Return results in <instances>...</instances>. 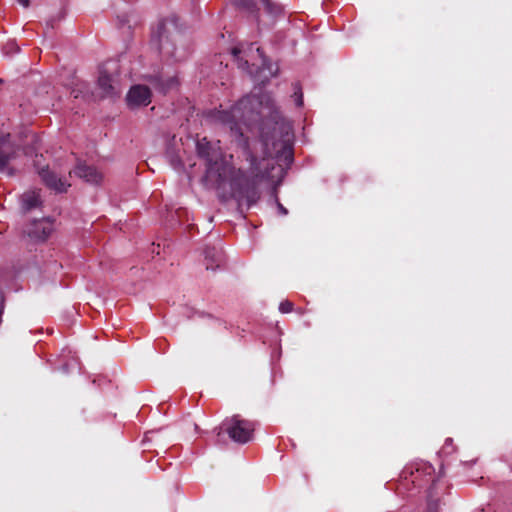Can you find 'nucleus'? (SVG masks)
I'll return each instance as SVG.
<instances>
[{
	"mask_svg": "<svg viewBox=\"0 0 512 512\" xmlns=\"http://www.w3.org/2000/svg\"><path fill=\"white\" fill-rule=\"evenodd\" d=\"M232 52H233L234 56H237L240 53V49L235 47V48H233Z\"/></svg>",
	"mask_w": 512,
	"mask_h": 512,
	"instance_id": "22",
	"label": "nucleus"
},
{
	"mask_svg": "<svg viewBox=\"0 0 512 512\" xmlns=\"http://www.w3.org/2000/svg\"><path fill=\"white\" fill-rule=\"evenodd\" d=\"M194 428H195V430H198V425L194 424Z\"/></svg>",
	"mask_w": 512,
	"mask_h": 512,
	"instance_id": "25",
	"label": "nucleus"
},
{
	"mask_svg": "<svg viewBox=\"0 0 512 512\" xmlns=\"http://www.w3.org/2000/svg\"><path fill=\"white\" fill-rule=\"evenodd\" d=\"M64 16H65V12L62 9L59 10L55 15L51 16L46 21L45 34L48 33V30L54 29L55 24L58 23L59 21H61L64 18Z\"/></svg>",
	"mask_w": 512,
	"mask_h": 512,
	"instance_id": "15",
	"label": "nucleus"
},
{
	"mask_svg": "<svg viewBox=\"0 0 512 512\" xmlns=\"http://www.w3.org/2000/svg\"><path fill=\"white\" fill-rule=\"evenodd\" d=\"M257 52L260 54L261 53V49L258 47L257 48Z\"/></svg>",
	"mask_w": 512,
	"mask_h": 512,
	"instance_id": "26",
	"label": "nucleus"
},
{
	"mask_svg": "<svg viewBox=\"0 0 512 512\" xmlns=\"http://www.w3.org/2000/svg\"><path fill=\"white\" fill-rule=\"evenodd\" d=\"M254 431L255 423L237 414L226 418L222 422L217 437L220 441L222 434L226 433L232 441L238 444H246L253 439Z\"/></svg>",
	"mask_w": 512,
	"mask_h": 512,
	"instance_id": "4",
	"label": "nucleus"
},
{
	"mask_svg": "<svg viewBox=\"0 0 512 512\" xmlns=\"http://www.w3.org/2000/svg\"><path fill=\"white\" fill-rule=\"evenodd\" d=\"M98 86L103 92V96H113L115 94L112 85V79L106 72H100L98 77Z\"/></svg>",
	"mask_w": 512,
	"mask_h": 512,
	"instance_id": "12",
	"label": "nucleus"
},
{
	"mask_svg": "<svg viewBox=\"0 0 512 512\" xmlns=\"http://www.w3.org/2000/svg\"><path fill=\"white\" fill-rule=\"evenodd\" d=\"M446 491L441 492L440 490L436 492H429L427 494V509L426 512H438L439 504H440V494H444Z\"/></svg>",
	"mask_w": 512,
	"mask_h": 512,
	"instance_id": "13",
	"label": "nucleus"
},
{
	"mask_svg": "<svg viewBox=\"0 0 512 512\" xmlns=\"http://www.w3.org/2000/svg\"><path fill=\"white\" fill-rule=\"evenodd\" d=\"M17 1H18V3H19L21 6H23L24 8H27V7H29V5H30V0H17Z\"/></svg>",
	"mask_w": 512,
	"mask_h": 512,
	"instance_id": "20",
	"label": "nucleus"
},
{
	"mask_svg": "<svg viewBox=\"0 0 512 512\" xmlns=\"http://www.w3.org/2000/svg\"><path fill=\"white\" fill-rule=\"evenodd\" d=\"M40 203V194L36 191L26 192L22 196V207L25 211L38 207Z\"/></svg>",
	"mask_w": 512,
	"mask_h": 512,
	"instance_id": "11",
	"label": "nucleus"
},
{
	"mask_svg": "<svg viewBox=\"0 0 512 512\" xmlns=\"http://www.w3.org/2000/svg\"><path fill=\"white\" fill-rule=\"evenodd\" d=\"M204 257L207 270L215 271L217 268L222 267L224 263L223 251L216 247L207 246L204 249Z\"/></svg>",
	"mask_w": 512,
	"mask_h": 512,
	"instance_id": "9",
	"label": "nucleus"
},
{
	"mask_svg": "<svg viewBox=\"0 0 512 512\" xmlns=\"http://www.w3.org/2000/svg\"><path fill=\"white\" fill-rule=\"evenodd\" d=\"M177 85V80L175 77L168 78L165 82H160L159 87L162 92H167L168 90L174 88Z\"/></svg>",
	"mask_w": 512,
	"mask_h": 512,
	"instance_id": "16",
	"label": "nucleus"
},
{
	"mask_svg": "<svg viewBox=\"0 0 512 512\" xmlns=\"http://www.w3.org/2000/svg\"><path fill=\"white\" fill-rule=\"evenodd\" d=\"M214 117L229 128L249 166L244 171L219 161L220 153L204 137L197 141L196 148L207 162L205 178L218 188L228 184L231 197L250 208L260 198L259 184L280 179L283 164H292L289 133L271 95L261 89L241 98L230 110L216 111Z\"/></svg>",
	"mask_w": 512,
	"mask_h": 512,
	"instance_id": "1",
	"label": "nucleus"
},
{
	"mask_svg": "<svg viewBox=\"0 0 512 512\" xmlns=\"http://www.w3.org/2000/svg\"><path fill=\"white\" fill-rule=\"evenodd\" d=\"M293 307L294 304L291 301L285 300L280 303L279 310L281 313H289L293 310Z\"/></svg>",
	"mask_w": 512,
	"mask_h": 512,
	"instance_id": "18",
	"label": "nucleus"
},
{
	"mask_svg": "<svg viewBox=\"0 0 512 512\" xmlns=\"http://www.w3.org/2000/svg\"><path fill=\"white\" fill-rule=\"evenodd\" d=\"M295 96H296V105L297 106H302L303 105V94L302 92L300 91L299 93L295 92Z\"/></svg>",
	"mask_w": 512,
	"mask_h": 512,
	"instance_id": "19",
	"label": "nucleus"
},
{
	"mask_svg": "<svg viewBox=\"0 0 512 512\" xmlns=\"http://www.w3.org/2000/svg\"><path fill=\"white\" fill-rule=\"evenodd\" d=\"M10 134H0V173L8 172L13 175V169L8 168L9 162L16 157V145L11 141Z\"/></svg>",
	"mask_w": 512,
	"mask_h": 512,
	"instance_id": "5",
	"label": "nucleus"
},
{
	"mask_svg": "<svg viewBox=\"0 0 512 512\" xmlns=\"http://www.w3.org/2000/svg\"><path fill=\"white\" fill-rule=\"evenodd\" d=\"M427 488L428 493L440 490H448V485L443 480L442 472L436 474L435 468L427 462L417 463L415 467H406L400 475V487Z\"/></svg>",
	"mask_w": 512,
	"mask_h": 512,
	"instance_id": "2",
	"label": "nucleus"
},
{
	"mask_svg": "<svg viewBox=\"0 0 512 512\" xmlns=\"http://www.w3.org/2000/svg\"><path fill=\"white\" fill-rule=\"evenodd\" d=\"M74 173L88 183L98 184L102 180V174L93 166L78 164Z\"/></svg>",
	"mask_w": 512,
	"mask_h": 512,
	"instance_id": "10",
	"label": "nucleus"
},
{
	"mask_svg": "<svg viewBox=\"0 0 512 512\" xmlns=\"http://www.w3.org/2000/svg\"><path fill=\"white\" fill-rule=\"evenodd\" d=\"M72 94H74V97H75V98H78V94L76 93V91H75V90H73V91H72Z\"/></svg>",
	"mask_w": 512,
	"mask_h": 512,
	"instance_id": "24",
	"label": "nucleus"
},
{
	"mask_svg": "<svg viewBox=\"0 0 512 512\" xmlns=\"http://www.w3.org/2000/svg\"><path fill=\"white\" fill-rule=\"evenodd\" d=\"M53 229V222L43 218L29 223L24 233L34 241H45L50 236Z\"/></svg>",
	"mask_w": 512,
	"mask_h": 512,
	"instance_id": "6",
	"label": "nucleus"
},
{
	"mask_svg": "<svg viewBox=\"0 0 512 512\" xmlns=\"http://www.w3.org/2000/svg\"><path fill=\"white\" fill-rule=\"evenodd\" d=\"M126 101L130 108L147 106L151 102V91L145 85H134L127 93Z\"/></svg>",
	"mask_w": 512,
	"mask_h": 512,
	"instance_id": "7",
	"label": "nucleus"
},
{
	"mask_svg": "<svg viewBox=\"0 0 512 512\" xmlns=\"http://www.w3.org/2000/svg\"><path fill=\"white\" fill-rule=\"evenodd\" d=\"M179 40H181V34L173 19L161 21L152 36V41L157 43L160 53L176 61L184 60L188 54L185 49L180 50L176 47V42Z\"/></svg>",
	"mask_w": 512,
	"mask_h": 512,
	"instance_id": "3",
	"label": "nucleus"
},
{
	"mask_svg": "<svg viewBox=\"0 0 512 512\" xmlns=\"http://www.w3.org/2000/svg\"><path fill=\"white\" fill-rule=\"evenodd\" d=\"M262 5L264 6L266 12L271 15H278L281 13L282 8L279 4L273 2L272 0H260Z\"/></svg>",
	"mask_w": 512,
	"mask_h": 512,
	"instance_id": "14",
	"label": "nucleus"
},
{
	"mask_svg": "<svg viewBox=\"0 0 512 512\" xmlns=\"http://www.w3.org/2000/svg\"><path fill=\"white\" fill-rule=\"evenodd\" d=\"M236 4L251 12L256 10V2L254 0H235Z\"/></svg>",
	"mask_w": 512,
	"mask_h": 512,
	"instance_id": "17",
	"label": "nucleus"
},
{
	"mask_svg": "<svg viewBox=\"0 0 512 512\" xmlns=\"http://www.w3.org/2000/svg\"><path fill=\"white\" fill-rule=\"evenodd\" d=\"M38 173L45 185L57 192H65L67 186H69V184H66V182L59 178L54 172L50 171L48 166L40 169Z\"/></svg>",
	"mask_w": 512,
	"mask_h": 512,
	"instance_id": "8",
	"label": "nucleus"
},
{
	"mask_svg": "<svg viewBox=\"0 0 512 512\" xmlns=\"http://www.w3.org/2000/svg\"><path fill=\"white\" fill-rule=\"evenodd\" d=\"M278 209H279L280 213L283 215H286L288 213L287 209L281 203H278Z\"/></svg>",
	"mask_w": 512,
	"mask_h": 512,
	"instance_id": "21",
	"label": "nucleus"
},
{
	"mask_svg": "<svg viewBox=\"0 0 512 512\" xmlns=\"http://www.w3.org/2000/svg\"><path fill=\"white\" fill-rule=\"evenodd\" d=\"M241 66H243V67L246 66L247 68H249L248 61H244V63L241 64Z\"/></svg>",
	"mask_w": 512,
	"mask_h": 512,
	"instance_id": "23",
	"label": "nucleus"
}]
</instances>
